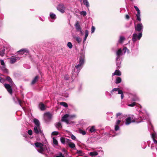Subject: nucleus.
<instances>
[{
	"instance_id": "obj_14",
	"label": "nucleus",
	"mask_w": 157,
	"mask_h": 157,
	"mask_svg": "<svg viewBox=\"0 0 157 157\" xmlns=\"http://www.w3.org/2000/svg\"><path fill=\"white\" fill-rule=\"evenodd\" d=\"M34 122L36 125L34 126H37L39 127V126H40V123L39 121L36 118L34 119Z\"/></svg>"
},
{
	"instance_id": "obj_53",
	"label": "nucleus",
	"mask_w": 157,
	"mask_h": 157,
	"mask_svg": "<svg viewBox=\"0 0 157 157\" xmlns=\"http://www.w3.org/2000/svg\"><path fill=\"white\" fill-rule=\"evenodd\" d=\"M71 138L73 140H75L76 139V137L73 135H71Z\"/></svg>"
},
{
	"instance_id": "obj_62",
	"label": "nucleus",
	"mask_w": 157,
	"mask_h": 157,
	"mask_svg": "<svg viewBox=\"0 0 157 157\" xmlns=\"http://www.w3.org/2000/svg\"><path fill=\"white\" fill-rule=\"evenodd\" d=\"M137 99H138V98H136V99H133V101H137Z\"/></svg>"
},
{
	"instance_id": "obj_56",
	"label": "nucleus",
	"mask_w": 157,
	"mask_h": 157,
	"mask_svg": "<svg viewBox=\"0 0 157 157\" xmlns=\"http://www.w3.org/2000/svg\"><path fill=\"white\" fill-rule=\"evenodd\" d=\"M125 18L126 19L128 20L130 18L128 14L126 15H125Z\"/></svg>"
},
{
	"instance_id": "obj_63",
	"label": "nucleus",
	"mask_w": 157,
	"mask_h": 157,
	"mask_svg": "<svg viewBox=\"0 0 157 157\" xmlns=\"http://www.w3.org/2000/svg\"><path fill=\"white\" fill-rule=\"evenodd\" d=\"M119 58H118V56H117V58H116V59L117 60H118V59H119Z\"/></svg>"
},
{
	"instance_id": "obj_38",
	"label": "nucleus",
	"mask_w": 157,
	"mask_h": 157,
	"mask_svg": "<svg viewBox=\"0 0 157 157\" xmlns=\"http://www.w3.org/2000/svg\"><path fill=\"white\" fill-rule=\"evenodd\" d=\"M134 7L135 8L136 10L137 11V13H140V11L139 8H138V7L135 6H134Z\"/></svg>"
},
{
	"instance_id": "obj_59",
	"label": "nucleus",
	"mask_w": 157,
	"mask_h": 157,
	"mask_svg": "<svg viewBox=\"0 0 157 157\" xmlns=\"http://www.w3.org/2000/svg\"><path fill=\"white\" fill-rule=\"evenodd\" d=\"M154 142L155 144H157V140L155 139V138H154L153 139Z\"/></svg>"
},
{
	"instance_id": "obj_31",
	"label": "nucleus",
	"mask_w": 157,
	"mask_h": 157,
	"mask_svg": "<svg viewBox=\"0 0 157 157\" xmlns=\"http://www.w3.org/2000/svg\"><path fill=\"white\" fill-rule=\"evenodd\" d=\"M78 132L82 134L83 135H85L86 134V132L85 131H83L81 129H79Z\"/></svg>"
},
{
	"instance_id": "obj_52",
	"label": "nucleus",
	"mask_w": 157,
	"mask_h": 157,
	"mask_svg": "<svg viewBox=\"0 0 157 157\" xmlns=\"http://www.w3.org/2000/svg\"><path fill=\"white\" fill-rule=\"evenodd\" d=\"M0 63L1 64L2 66H5V63L4 62V60H0Z\"/></svg>"
},
{
	"instance_id": "obj_10",
	"label": "nucleus",
	"mask_w": 157,
	"mask_h": 157,
	"mask_svg": "<svg viewBox=\"0 0 157 157\" xmlns=\"http://www.w3.org/2000/svg\"><path fill=\"white\" fill-rule=\"evenodd\" d=\"M6 80L8 81V82L11 85L13 86L14 83L13 82L11 78L9 76H7L6 77Z\"/></svg>"
},
{
	"instance_id": "obj_20",
	"label": "nucleus",
	"mask_w": 157,
	"mask_h": 157,
	"mask_svg": "<svg viewBox=\"0 0 157 157\" xmlns=\"http://www.w3.org/2000/svg\"><path fill=\"white\" fill-rule=\"evenodd\" d=\"M116 54L117 56H118V58H119L120 56L122 54V50L121 48L119 49L117 52Z\"/></svg>"
},
{
	"instance_id": "obj_54",
	"label": "nucleus",
	"mask_w": 157,
	"mask_h": 157,
	"mask_svg": "<svg viewBox=\"0 0 157 157\" xmlns=\"http://www.w3.org/2000/svg\"><path fill=\"white\" fill-rule=\"evenodd\" d=\"M123 50H124V52H126V51H129L128 49L126 47L124 48Z\"/></svg>"
},
{
	"instance_id": "obj_64",
	"label": "nucleus",
	"mask_w": 157,
	"mask_h": 157,
	"mask_svg": "<svg viewBox=\"0 0 157 157\" xmlns=\"http://www.w3.org/2000/svg\"><path fill=\"white\" fill-rule=\"evenodd\" d=\"M56 157H60V156H59V155H58V156H56Z\"/></svg>"
},
{
	"instance_id": "obj_9",
	"label": "nucleus",
	"mask_w": 157,
	"mask_h": 157,
	"mask_svg": "<svg viewBox=\"0 0 157 157\" xmlns=\"http://www.w3.org/2000/svg\"><path fill=\"white\" fill-rule=\"evenodd\" d=\"M17 52L18 53H19V54H20L23 55V54H25V52L28 53V50H27L26 49L24 48V49H21L18 51Z\"/></svg>"
},
{
	"instance_id": "obj_49",
	"label": "nucleus",
	"mask_w": 157,
	"mask_h": 157,
	"mask_svg": "<svg viewBox=\"0 0 157 157\" xmlns=\"http://www.w3.org/2000/svg\"><path fill=\"white\" fill-rule=\"evenodd\" d=\"M5 79L2 78L1 77H0V82L3 83L5 82Z\"/></svg>"
},
{
	"instance_id": "obj_27",
	"label": "nucleus",
	"mask_w": 157,
	"mask_h": 157,
	"mask_svg": "<svg viewBox=\"0 0 157 157\" xmlns=\"http://www.w3.org/2000/svg\"><path fill=\"white\" fill-rule=\"evenodd\" d=\"M125 38L124 36H121L120 37V39L119 40V42L120 43H122L123 41L125 40Z\"/></svg>"
},
{
	"instance_id": "obj_32",
	"label": "nucleus",
	"mask_w": 157,
	"mask_h": 157,
	"mask_svg": "<svg viewBox=\"0 0 157 157\" xmlns=\"http://www.w3.org/2000/svg\"><path fill=\"white\" fill-rule=\"evenodd\" d=\"M140 13H137L136 14V20L139 21H141V18L140 17Z\"/></svg>"
},
{
	"instance_id": "obj_29",
	"label": "nucleus",
	"mask_w": 157,
	"mask_h": 157,
	"mask_svg": "<svg viewBox=\"0 0 157 157\" xmlns=\"http://www.w3.org/2000/svg\"><path fill=\"white\" fill-rule=\"evenodd\" d=\"M119 90H120V89L118 88H115L114 89H113L111 91V93L112 94H113V92L114 91H117L118 92V91H119Z\"/></svg>"
},
{
	"instance_id": "obj_46",
	"label": "nucleus",
	"mask_w": 157,
	"mask_h": 157,
	"mask_svg": "<svg viewBox=\"0 0 157 157\" xmlns=\"http://www.w3.org/2000/svg\"><path fill=\"white\" fill-rule=\"evenodd\" d=\"M28 133L29 135H32L33 134V131L31 129H30L28 131Z\"/></svg>"
},
{
	"instance_id": "obj_50",
	"label": "nucleus",
	"mask_w": 157,
	"mask_h": 157,
	"mask_svg": "<svg viewBox=\"0 0 157 157\" xmlns=\"http://www.w3.org/2000/svg\"><path fill=\"white\" fill-rule=\"evenodd\" d=\"M88 31L87 30H86L85 32V36H86V37H87L88 35Z\"/></svg>"
},
{
	"instance_id": "obj_51",
	"label": "nucleus",
	"mask_w": 157,
	"mask_h": 157,
	"mask_svg": "<svg viewBox=\"0 0 157 157\" xmlns=\"http://www.w3.org/2000/svg\"><path fill=\"white\" fill-rule=\"evenodd\" d=\"M95 27L94 26H92V28H91V33H93L94 32V31L95 30Z\"/></svg>"
},
{
	"instance_id": "obj_61",
	"label": "nucleus",
	"mask_w": 157,
	"mask_h": 157,
	"mask_svg": "<svg viewBox=\"0 0 157 157\" xmlns=\"http://www.w3.org/2000/svg\"><path fill=\"white\" fill-rule=\"evenodd\" d=\"M62 155H63V154L61 153H60L59 156H60V157H61V156H62Z\"/></svg>"
},
{
	"instance_id": "obj_15",
	"label": "nucleus",
	"mask_w": 157,
	"mask_h": 157,
	"mask_svg": "<svg viewBox=\"0 0 157 157\" xmlns=\"http://www.w3.org/2000/svg\"><path fill=\"white\" fill-rule=\"evenodd\" d=\"M55 126L56 128L58 129H61L62 128V125L61 123L59 122L56 123L55 124Z\"/></svg>"
},
{
	"instance_id": "obj_33",
	"label": "nucleus",
	"mask_w": 157,
	"mask_h": 157,
	"mask_svg": "<svg viewBox=\"0 0 157 157\" xmlns=\"http://www.w3.org/2000/svg\"><path fill=\"white\" fill-rule=\"evenodd\" d=\"M118 94H121V98L123 99L124 98V94L122 91V90H119V91H118Z\"/></svg>"
},
{
	"instance_id": "obj_5",
	"label": "nucleus",
	"mask_w": 157,
	"mask_h": 157,
	"mask_svg": "<svg viewBox=\"0 0 157 157\" xmlns=\"http://www.w3.org/2000/svg\"><path fill=\"white\" fill-rule=\"evenodd\" d=\"M34 132L36 134L42 133V131L41 130L40 126H34L33 129Z\"/></svg>"
},
{
	"instance_id": "obj_42",
	"label": "nucleus",
	"mask_w": 157,
	"mask_h": 157,
	"mask_svg": "<svg viewBox=\"0 0 157 157\" xmlns=\"http://www.w3.org/2000/svg\"><path fill=\"white\" fill-rule=\"evenodd\" d=\"M136 102H133L131 104H128V106L130 107H133L136 105Z\"/></svg>"
},
{
	"instance_id": "obj_55",
	"label": "nucleus",
	"mask_w": 157,
	"mask_h": 157,
	"mask_svg": "<svg viewBox=\"0 0 157 157\" xmlns=\"http://www.w3.org/2000/svg\"><path fill=\"white\" fill-rule=\"evenodd\" d=\"M121 122V121L119 120H118L116 123V125H118Z\"/></svg>"
},
{
	"instance_id": "obj_8",
	"label": "nucleus",
	"mask_w": 157,
	"mask_h": 157,
	"mask_svg": "<svg viewBox=\"0 0 157 157\" xmlns=\"http://www.w3.org/2000/svg\"><path fill=\"white\" fill-rule=\"evenodd\" d=\"M45 118H47L49 120H50L52 117V115L49 112H47L44 113Z\"/></svg>"
},
{
	"instance_id": "obj_19",
	"label": "nucleus",
	"mask_w": 157,
	"mask_h": 157,
	"mask_svg": "<svg viewBox=\"0 0 157 157\" xmlns=\"http://www.w3.org/2000/svg\"><path fill=\"white\" fill-rule=\"evenodd\" d=\"M74 38L75 40L78 43H80L82 41V39L80 38L79 36H74Z\"/></svg>"
},
{
	"instance_id": "obj_34",
	"label": "nucleus",
	"mask_w": 157,
	"mask_h": 157,
	"mask_svg": "<svg viewBox=\"0 0 157 157\" xmlns=\"http://www.w3.org/2000/svg\"><path fill=\"white\" fill-rule=\"evenodd\" d=\"M50 17L52 19H55L56 18L55 14L53 13H51L50 14Z\"/></svg>"
},
{
	"instance_id": "obj_13",
	"label": "nucleus",
	"mask_w": 157,
	"mask_h": 157,
	"mask_svg": "<svg viewBox=\"0 0 157 157\" xmlns=\"http://www.w3.org/2000/svg\"><path fill=\"white\" fill-rule=\"evenodd\" d=\"M121 75V71L119 70H116L115 72L112 74V76H113L115 75L117 76H120Z\"/></svg>"
},
{
	"instance_id": "obj_24",
	"label": "nucleus",
	"mask_w": 157,
	"mask_h": 157,
	"mask_svg": "<svg viewBox=\"0 0 157 157\" xmlns=\"http://www.w3.org/2000/svg\"><path fill=\"white\" fill-rule=\"evenodd\" d=\"M66 138L61 137L60 138V141L63 144H64L66 142Z\"/></svg>"
},
{
	"instance_id": "obj_21",
	"label": "nucleus",
	"mask_w": 157,
	"mask_h": 157,
	"mask_svg": "<svg viewBox=\"0 0 157 157\" xmlns=\"http://www.w3.org/2000/svg\"><path fill=\"white\" fill-rule=\"evenodd\" d=\"M40 109L41 110H44L45 109L44 105L42 103H40Z\"/></svg>"
},
{
	"instance_id": "obj_12",
	"label": "nucleus",
	"mask_w": 157,
	"mask_h": 157,
	"mask_svg": "<svg viewBox=\"0 0 157 157\" xmlns=\"http://www.w3.org/2000/svg\"><path fill=\"white\" fill-rule=\"evenodd\" d=\"M84 63V59L83 56L80 57L79 58V63L80 65L82 66Z\"/></svg>"
},
{
	"instance_id": "obj_48",
	"label": "nucleus",
	"mask_w": 157,
	"mask_h": 157,
	"mask_svg": "<svg viewBox=\"0 0 157 157\" xmlns=\"http://www.w3.org/2000/svg\"><path fill=\"white\" fill-rule=\"evenodd\" d=\"M119 127L118 125H116L115 127V130L117 131L119 129Z\"/></svg>"
},
{
	"instance_id": "obj_7",
	"label": "nucleus",
	"mask_w": 157,
	"mask_h": 157,
	"mask_svg": "<svg viewBox=\"0 0 157 157\" xmlns=\"http://www.w3.org/2000/svg\"><path fill=\"white\" fill-rule=\"evenodd\" d=\"M75 26L76 29L77 31H80L81 33L82 32V31L79 22L78 21H76Z\"/></svg>"
},
{
	"instance_id": "obj_17",
	"label": "nucleus",
	"mask_w": 157,
	"mask_h": 157,
	"mask_svg": "<svg viewBox=\"0 0 157 157\" xmlns=\"http://www.w3.org/2000/svg\"><path fill=\"white\" fill-rule=\"evenodd\" d=\"M131 118L130 117H128L125 119V124L126 125H128L131 123Z\"/></svg>"
},
{
	"instance_id": "obj_16",
	"label": "nucleus",
	"mask_w": 157,
	"mask_h": 157,
	"mask_svg": "<svg viewBox=\"0 0 157 157\" xmlns=\"http://www.w3.org/2000/svg\"><path fill=\"white\" fill-rule=\"evenodd\" d=\"M38 78L39 76H36L32 81L31 84L32 85H33L35 84L36 82L38 81Z\"/></svg>"
},
{
	"instance_id": "obj_41",
	"label": "nucleus",
	"mask_w": 157,
	"mask_h": 157,
	"mask_svg": "<svg viewBox=\"0 0 157 157\" xmlns=\"http://www.w3.org/2000/svg\"><path fill=\"white\" fill-rule=\"evenodd\" d=\"M71 140H69L67 138H66V142L67 144L68 145L70 144L71 143Z\"/></svg>"
},
{
	"instance_id": "obj_28",
	"label": "nucleus",
	"mask_w": 157,
	"mask_h": 157,
	"mask_svg": "<svg viewBox=\"0 0 157 157\" xmlns=\"http://www.w3.org/2000/svg\"><path fill=\"white\" fill-rule=\"evenodd\" d=\"M90 155L91 156H93L94 155H98V153L96 151L90 152Z\"/></svg>"
},
{
	"instance_id": "obj_18",
	"label": "nucleus",
	"mask_w": 157,
	"mask_h": 157,
	"mask_svg": "<svg viewBox=\"0 0 157 157\" xmlns=\"http://www.w3.org/2000/svg\"><path fill=\"white\" fill-rule=\"evenodd\" d=\"M35 146L36 147H40L43 146V144L40 142H36L34 143Z\"/></svg>"
},
{
	"instance_id": "obj_1",
	"label": "nucleus",
	"mask_w": 157,
	"mask_h": 157,
	"mask_svg": "<svg viewBox=\"0 0 157 157\" xmlns=\"http://www.w3.org/2000/svg\"><path fill=\"white\" fill-rule=\"evenodd\" d=\"M142 36V33H139L138 35L136 33H134L133 35L132 38V41L133 42H136L138 39L140 40Z\"/></svg>"
},
{
	"instance_id": "obj_6",
	"label": "nucleus",
	"mask_w": 157,
	"mask_h": 157,
	"mask_svg": "<svg viewBox=\"0 0 157 157\" xmlns=\"http://www.w3.org/2000/svg\"><path fill=\"white\" fill-rule=\"evenodd\" d=\"M143 26L142 24H138L136 26H135V27L136 31L138 32H140L143 29Z\"/></svg>"
},
{
	"instance_id": "obj_58",
	"label": "nucleus",
	"mask_w": 157,
	"mask_h": 157,
	"mask_svg": "<svg viewBox=\"0 0 157 157\" xmlns=\"http://www.w3.org/2000/svg\"><path fill=\"white\" fill-rule=\"evenodd\" d=\"M155 134L154 133H152V137L153 139H154V138H155Z\"/></svg>"
},
{
	"instance_id": "obj_57",
	"label": "nucleus",
	"mask_w": 157,
	"mask_h": 157,
	"mask_svg": "<svg viewBox=\"0 0 157 157\" xmlns=\"http://www.w3.org/2000/svg\"><path fill=\"white\" fill-rule=\"evenodd\" d=\"M121 114V113H117L116 115V116L117 117H118L119 116H120Z\"/></svg>"
},
{
	"instance_id": "obj_4",
	"label": "nucleus",
	"mask_w": 157,
	"mask_h": 157,
	"mask_svg": "<svg viewBox=\"0 0 157 157\" xmlns=\"http://www.w3.org/2000/svg\"><path fill=\"white\" fill-rule=\"evenodd\" d=\"M4 86L8 92L12 95L13 93V91L11 85L9 84L5 83L4 84Z\"/></svg>"
},
{
	"instance_id": "obj_11",
	"label": "nucleus",
	"mask_w": 157,
	"mask_h": 157,
	"mask_svg": "<svg viewBox=\"0 0 157 157\" xmlns=\"http://www.w3.org/2000/svg\"><path fill=\"white\" fill-rule=\"evenodd\" d=\"M18 58L16 56H12L10 59V63H15L17 60Z\"/></svg>"
},
{
	"instance_id": "obj_60",
	"label": "nucleus",
	"mask_w": 157,
	"mask_h": 157,
	"mask_svg": "<svg viewBox=\"0 0 157 157\" xmlns=\"http://www.w3.org/2000/svg\"><path fill=\"white\" fill-rule=\"evenodd\" d=\"M87 37H86V36H85V37L84 38V40H83V41H86V38H87Z\"/></svg>"
},
{
	"instance_id": "obj_45",
	"label": "nucleus",
	"mask_w": 157,
	"mask_h": 157,
	"mask_svg": "<svg viewBox=\"0 0 157 157\" xmlns=\"http://www.w3.org/2000/svg\"><path fill=\"white\" fill-rule=\"evenodd\" d=\"M59 132L56 131H54L52 132V135L54 136L57 135H58Z\"/></svg>"
},
{
	"instance_id": "obj_37",
	"label": "nucleus",
	"mask_w": 157,
	"mask_h": 157,
	"mask_svg": "<svg viewBox=\"0 0 157 157\" xmlns=\"http://www.w3.org/2000/svg\"><path fill=\"white\" fill-rule=\"evenodd\" d=\"M81 66H82V65H80L79 64H78L77 65H76L75 66V67L78 70H79L81 69Z\"/></svg>"
},
{
	"instance_id": "obj_22",
	"label": "nucleus",
	"mask_w": 157,
	"mask_h": 157,
	"mask_svg": "<svg viewBox=\"0 0 157 157\" xmlns=\"http://www.w3.org/2000/svg\"><path fill=\"white\" fill-rule=\"evenodd\" d=\"M121 82V79L120 77H117L116 79V83L118 84Z\"/></svg>"
},
{
	"instance_id": "obj_35",
	"label": "nucleus",
	"mask_w": 157,
	"mask_h": 157,
	"mask_svg": "<svg viewBox=\"0 0 157 157\" xmlns=\"http://www.w3.org/2000/svg\"><path fill=\"white\" fill-rule=\"evenodd\" d=\"M69 147L71 148H73L75 147V144L74 143H71L69 145Z\"/></svg>"
},
{
	"instance_id": "obj_3",
	"label": "nucleus",
	"mask_w": 157,
	"mask_h": 157,
	"mask_svg": "<svg viewBox=\"0 0 157 157\" xmlns=\"http://www.w3.org/2000/svg\"><path fill=\"white\" fill-rule=\"evenodd\" d=\"M69 115L68 114H65L63 117H62L61 119V121L62 122H65L67 124H68L70 123L68 120Z\"/></svg>"
},
{
	"instance_id": "obj_2",
	"label": "nucleus",
	"mask_w": 157,
	"mask_h": 157,
	"mask_svg": "<svg viewBox=\"0 0 157 157\" xmlns=\"http://www.w3.org/2000/svg\"><path fill=\"white\" fill-rule=\"evenodd\" d=\"M65 8L64 5L61 3L59 4L57 7V10L62 13H64L65 12Z\"/></svg>"
},
{
	"instance_id": "obj_23",
	"label": "nucleus",
	"mask_w": 157,
	"mask_h": 157,
	"mask_svg": "<svg viewBox=\"0 0 157 157\" xmlns=\"http://www.w3.org/2000/svg\"><path fill=\"white\" fill-rule=\"evenodd\" d=\"M39 148L37 150L40 153H43L44 150V149L43 147V146Z\"/></svg>"
},
{
	"instance_id": "obj_26",
	"label": "nucleus",
	"mask_w": 157,
	"mask_h": 157,
	"mask_svg": "<svg viewBox=\"0 0 157 157\" xmlns=\"http://www.w3.org/2000/svg\"><path fill=\"white\" fill-rule=\"evenodd\" d=\"M5 49H3L2 50L0 51V55L2 57L4 56L5 55Z\"/></svg>"
},
{
	"instance_id": "obj_44",
	"label": "nucleus",
	"mask_w": 157,
	"mask_h": 157,
	"mask_svg": "<svg viewBox=\"0 0 157 157\" xmlns=\"http://www.w3.org/2000/svg\"><path fill=\"white\" fill-rule=\"evenodd\" d=\"M77 153L80 155H82V152L81 150H78L77 151Z\"/></svg>"
},
{
	"instance_id": "obj_30",
	"label": "nucleus",
	"mask_w": 157,
	"mask_h": 157,
	"mask_svg": "<svg viewBox=\"0 0 157 157\" xmlns=\"http://www.w3.org/2000/svg\"><path fill=\"white\" fill-rule=\"evenodd\" d=\"M60 104L61 105H63L65 107H68L67 104L65 102H60Z\"/></svg>"
},
{
	"instance_id": "obj_47",
	"label": "nucleus",
	"mask_w": 157,
	"mask_h": 157,
	"mask_svg": "<svg viewBox=\"0 0 157 157\" xmlns=\"http://www.w3.org/2000/svg\"><path fill=\"white\" fill-rule=\"evenodd\" d=\"M81 14L83 16H85L86 15V13L85 11H83L81 12Z\"/></svg>"
},
{
	"instance_id": "obj_43",
	"label": "nucleus",
	"mask_w": 157,
	"mask_h": 157,
	"mask_svg": "<svg viewBox=\"0 0 157 157\" xmlns=\"http://www.w3.org/2000/svg\"><path fill=\"white\" fill-rule=\"evenodd\" d=\"M90 131L91 132H93L95 131L94 126H92L90 129Z\"/></svg>"
},
{
	"instance_id": "obj_40",
	"label": "nucleus",
	"mask_w": 157,
	"mask_h": 157,
	"mask_svg": "<svg viewBox=\"0 0 157 157\" xmlns=\"http://www.w3.org/2000/svg\"><path fill=\"white\" fill-rule=\"evenodd\" d=\"M67 46L70 48H71L72 47V45L70 42H69L67 43Z\"/></svg>"
},
{
	"instance_id": "obj_39",
	"label": "nucleus",
	"mask_w": 157,
	"mask_h": 157,
	"mask_svg": "<svg viewBox=\"0 0 157 157\" xmlns=\"http://www.w3.org/2000/svg\"><path fill=\"white\" fill-rule=\"evenodd\" d=\"M17 100L19 104L21 106H22V102L21 100L20 99L18 98H17Z\"/></svg>"
},
{
	"instance_id": "obj_25",
	"label": "nucleus",
	"mask_w": 157,
	"mask_h": 157,
	"mask_svg": "<svg viewBox=\"0 0 157 157\" xmlns=\"http://www.w3.org/2000/svg\"><path fill=\"white\" fill-rule=\"evenodd\" d=\"M83 2L84 4L85 5H86V6L87 7H88L89 6V3L87 0H84L83 1Z\"/></svg>"
},
{
	"instance_id": "obj_36",
	"label": "nucleus",
	"mask_w": 157,
	"mask_h": 157,
	"mask_svg": "<svg viewBox=\"0 0 157 157\" xmlns=\"http://www.w3.org/2000/svg\"><path fill=\"white\" fill-rule=\"evenodd\" d=\"M53 143L56 145H58V142L57 140L55 138H53Z\"/></svg>"
}]
</instances>
